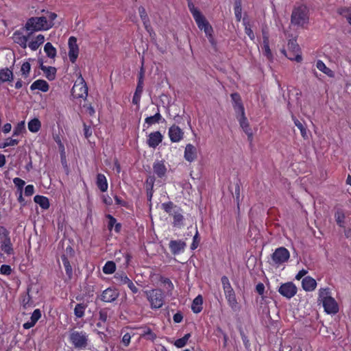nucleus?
<instances>
[{"instance_id":"f257e3e1","label":"nucleus","mask_w":351,"mask_h":351,"mask_svg":"<svg viewBox=\"0 0 351 351\" xmlns=\"http://www.w3.org/2000/svg\"><path fill=\"white\" fill-rule=\"evenodd\" d=\"M308 9L304 5L295 7L292 11L291 23L295 26L304 27L308 23Z\"/></svg>"},{"instance_id":"f03ea898","label":"nucleus","mask_w":351,"mask_h":351,"mask_svg":"<svg viewBox=\"0 0 351 351\" xmlns=\"http://www.w3.org/2000/svg\"><path fill=\"white\" fill-rule=\"evenodd\" d=\"M25 27L27 30L31 31L28 35L29 36L33 32L47 30L51 28V24L47 23V16L31 17L27 20Z\"/></svg>"},{"instance_id":"7ed1b4c3","label":"nucleus","mask_w":351,"mask_h":351,"mask_svg":"<svg viewBox=\"0 0 351 351\" xmlns=\"http://www.w3.org/2000/svg\"><path fill=\"white\" fill-rule=\"evenodd\" d=\"M221 280L228 304L232 310L236 311L237 309L238 302L236 299L234 291L233 290L230 283L229 279L227 276H223L221 278Z\"/></svg>"},{"instance_id":"20e7f679","label":"nucleus","mask_w":351,"mask_h":351,"mask_svg":"<svg viewBox=\"0 0 351 351\" xmlns=\"http://www.w3.org/2000/svg\"><path fill=\"white\" fill-rule=\"evenodd\" d=\"M145 293L152 308L162 307L164 303V293L161 289H155Z\"/></svg>"},{"instance_id":"39448f33","label":"nucleus","mask_w":351,"mask_h":351,"mask_svg":"<svg viewBox=\"0 0 351 351\" xmlns=\"http://www.w3.org/2000/svg\"><path fill=\"white\" fill-rule=\"evenodd\" d=\"M69 339L75 348L84 349L88 345L87 336L83 332H71L69 335Z\"/></svg>"},{"instance_id":"423d86ee","label":"nucleus","mask_w":351,"mask_h":351,"mask_svg":"<svg viewBox=\"0 0 351 351\" xmlns=\"http://www.w3.org/2000/svg\"><path fill=\"white\" fill-rule=\"evenodd\" d=\"M290 257L289 250L285 247H280L271 254V260L274 265H281L287 262Z\"/></svg>"},{"instance_id":"0eeeda50","label":"nucleus","mask_w":351,"mask_h":351,"mask_svg":"<svg viewBox=\"0 0 351 351\" xmlns=\"http://www.w3.org/2000/svg\"><path fill=\"white\" fill-rule=\"evenodd\" d=\"M278 291L283 297L291 299L295 295L298 289L292 282H287L282 284Z\"/></svg>"},{"instance_id":"6e6552de","label":"nucleus","mask_w":351,"mask_h":351,"mask_svg":"<svg viewBox=\"0 0 351 351\" xmlns=\"http://www.w3.org/2000/svg\"><path fill=\"white\" fill-rule=\"evenodd\" d=\"M114 278L119 285H127L133 293H136L138 291L133 282L123 272L117 273Z\"/></svg>"},{"instance_id":"1a4fd4ad","label":"nucleus","mask_w":351,"mask_h":351,"mask_svg":"<svg viewBox=\"0 0 351 351\" xmlns=\"http://www.w3.org/2000/svg\"><path fill=\"white\" fill-rule=\"evenodd\" d=\"M68 45L69 60L72 63H75L79 54V47L77 44V38L74 36H71L69 38Z\"/></svg>"},{"instance_id":"9d476101","label":"nucleus","mask_w":351,"mask_h":351,"mask_svg":"<svg viewBox=\"0 0 351 351\" xmlns=\"http://www.w3.org/2000/svg\"><path fill=\"white\" fill-rule=\"evenodd\" d=\"M72 95L76 98H82L88 95V87L82 77L79 84H74L72 88Z\"/></svg>"},{"instance_id":"9b49d317","label":"nucleus","mask_w":351,"mask_h":351,"mask_svg":"<svg viewBox=\"0 0 351 351\" xmlns=\"http://www.w3.org/2000/svg\"><path fill=\"white\" fill-rule=\"evenodd\" d=\"M119 296V292L117 289L109 287L102 292L100 295V299L104 302H112L115 301Z\"/></svg>"},{"instance_id":"f8f14e48","label":"nucleus","mask_w":351,"mask_h":351,"mask_svg":"<svg viewBox=\"0 0 351 351\" xmlns=\"http://www.w3.org/2000/svg\"><path fill=\"white\" fill-rule=\"evenodd\" d=\"M186 246V243L182 240H171L169 244L171 252L173 255L179 254L184 252Z\"/></svg>"},{"instance_id":"ddd939ff","label":"nucleus","mask_w":351,"mask_h":351,"mask_svg":"<svg viewBox=\"0 0 351 351\" xmlns=\"http://www.w3.org/2000/svg\"><path fill=\"white\" fill-rule=\"evenodd\" d=\"M230 96L233 103V108L237 115L243 114L245 109L240 95L237 93H233Z\"/></svg>"},{"instance_id":"4468645a","label":"nucleus","mask_w":351,"mask_h":351,"mask_svg":"<svg viewBox=\"0 0 351 351\" xmlns=\"http://www.w3.org/2000/svg\"><path fill=\"white\" fill-rule=\"evenodd\" d=\"M325 311L328 314H335L339 311L337 302L333 298H328L322 302Z\"/></svg>"},{"instance_id":"2eb2a0df","label":"nucleus","mask_w":351,"mask_h":351,"mask_svg":"<svg viewBox=\"0 0 351 351\" xmlns=\"http://www.w3.org/2000/svg\"><path fill=\"white\" fill-rule=\"evenodd\" d=\"M237 118L239 121L240 126L242 128L244 132L247 135L248 138H252V132L251 128H250L248 121L245 115V112H243V114H237Z\"/></svg>"},{"instance_id":"dca6fc26","label":"nucleus","mask_w":351,"mask_h":351,"mask_svg":"<svg viewBox=\"0 0 351 351\" xmlns=\"http://www.w3.org/2000/svg\"><path fill=\"white\" fill-rule=\"evenodd\" d=\"M184 132L182 130L176 125H173L169 129V136L172 142H179L182 139Z\"/></svg>"},{"instance_id":"f3484780","label":"nucleus","mask_w":351,"mask_h":351,"mask_svg":"<svg viewBox=\"0 0 351 351\" xmlns=\"http://www.w3.org/2000/svg\"><path fill=\"white\" fill-rule=\"evenodd\" d=\"M162 138L159 131L152 132L148 136L147 143L150 147L155 148L162 142Z\"/></svg>"},{"instance_id":"a211bd4d","label":"nucleus","mask_w":351,"mask_h":351,"mask_svg":"<svg viewBox=\"0 0 351 351\" xmlns=\"http://www.w3.org/2000/svg\"><path fill=\"white\" fill-rule=\"evenodd\" d=\"M1 248L5 254L10 255L14 254V250L11 243L10 237L8 235L1 237Z\"/></svg>"},{"instance_id":"6ab92c4d","label":"nucleus","mask_w":351,"mask_h":351,"mask_svg":"<svg viewBox=\"0 0 351 351\" xmlns=\"http://www.w3.org/2000/svg\"><path fill=\"white\" fill-rule=\"evenodd\" d=\"M241 181L237 179V182L233 184H230L229 186V190L232 194L233 197L235 198L237 207L239 209V202H240V192H241Z\"/></svg>"},{"instance_id":"aec40b11","label":"nucleus","mask_w":351,"mask_h":351,"mask_svg":"<svg viewBox=\"0 0 351 351\" xmlns=\"http://www.w3.org/2000/svg\"><path fill=\"white\" fill-rule=\"evenodd\" d=\"M302 286L306 291H312L316 288L317 282L312 277L306 276L302 279Z\"/></svg>"},{"instance_id":"412c9836","label":"nucleus","mask_w":351,"mask_h":351,"mask_svg":"<svg viewBox=\"0 0 351 351\" xmlns=\"http://www.w3.org/2000/svg\"><path fill=\"white\" fill-rule=\"evenodd\" d=\"M197 158V149L191 144H187L184 151V158L192 162Z\"/></svg>"},{"instance_id":"4be33fe9","label":"nucleus","mask_w":351,"mask_h":351,"mask_svg":"<svg viewBox=\"0 0 351 351\" xmlns=\"http://www.w3.org/2000/svg\"><path fill=\"white\" fill-rule=\"evenodd\" d=\"M153 169L154 173L156 174L158 178L164 177L167 172V168L162 160L155 162L153 165Z\"/></svg>"},{"instance_id":"5701e85b","label":"nucleus","mask_w":351,"mask_h":351,"mask_svg":"<svg viewBox=\"0 0 351 351\" xmlns=\"http://www.w3.org/2000/svg\"><path fill=\"white\" fill-rule=\"evenodd\" d=\"M30 89L32 90H40L44 93H46L49 89V85L44 80H37L32 84Z\"/></svg>"},{"instance_id":"b1692460","label":"nucleus","mask_w":351,"mask_h":351,"mask_svg":"<svg viewBox=\"0 0 351 351\" xmlns=\"http://www.w3.org/2000/svg\"><path fill=\"white\" fill-rule=\"evenodd\" d=\"M14 75L12 70L5 68L0 69V84L5 82H12Z\"/></svg>"},{"instance_id":"393cba45","label":"nucleus","mask_w":351,"mask_h":351,"mask_svg":"<svg viewBox=\"0 0 351 351\" xmlns=\"http://www.w3.org/2000/svg\"><path fill=\"white\" fill-rule=\"evenodd\" d=\"M13 38L14 42L20 45L22 48L25 49L27 47L28 36H23L21 32L16 31L14 32Z\"/></svg>"},{"instance_id":"a878e982","label":"nucleus","mask_w":351,"mask_h":351,"mask_svg":"<svg viewBox=\"0 0 351 351\" xmlns=\"http://www.w3.org/2000/svg\"><path fill=\"white\" fill-rule=\"evenodd\" d=\"M96 184L101 192H105L108 189V182L106 176L104 174L98 173L97 176Z\"/></svg>"},{"instance_id":"bb28decb","label":"nucleus","mask_w":351,"mask_h":351,"mask_svg":"<svg viewBox=\"0 0 351 351\" xmlns=\"http://www.w3.org/2000/svg\"><path fill=\"white\" fill-rule=\"evenodd\" d=\"M203 298L198 295L193 301L191 309L195 313H199L202 310Z\"/></svg>"},{"instance_id":"cd10ccee","label":"nucleus","mask_w":351,"mask_h":351,"mask_svg":"<svg viewBox=\"0 0 351 351\" xmlns=\"http://www.w3.org/2000/svg\"><path fill=\"white\" fill-rule=\"evenodd\" d=\"M34 202L38 204L43 209H48L50 204L47 197L37 195L34 197Z\"/></svg>"},{"instance_id":"c85d7f7f","label":"nucleus","mask_w":351,"mask_h":351,"mask_svg":"<svg viewBox=\"0 0 351 351\" xmlns=\"http://www.w3.org/2000/svg\"><path fill=\"white\" fill-rule=\"evenodd\" d=\"M43 71L45 74V77L49 81L55 80L56 76L57 69L53 66H46Z\"/></svg>"},{"instance_id":"c756f323","label":"nucleus","mask_w":351,"mask_h":351,"mask_svg":"<svg viewBox=\"0 0 351 351\" xmlns=\"http://www.w3.org/2000/svg\"><path fill=\"white\" fill-rule=\"evenodd\" d=\"M41 128V123L38 119L34 118L29 121L28 129L32 132H37Z\"/></svg>"},{"instance_id":"7c9ffc66","label":"nucleus","mask_w":351,"mask_h":351,"mask_svg":"<svg viewBox=\"0 0 351 351\" xmlns=\"http://www.w3.org/2000/svg\"><path fill=\"white\" fill-rule=\"evenodd\" d=\"M316 66L319 71H322L323 73L326 74L328 76H329V77L334 76V72L331 69L328 68L322 60H318L317 62Z\"/></svg>"},{"instance_id":"2f4dec72","label":"nucleus","mask_w":351,"mask_h":351,"mask_svg":"<svg viewBox=\"0 0 351 351\" xmlns=\"http://www.w3.org/2000/svg\"><path fill=\"white\" fill-rule=\"evenodd\" d=\"M44 51L49 58H54L56 56V49L51 43L45 44Z\"/></svg>"},{"instance_id":"473e14b6","label":"nucleus","mask_w":351,"mask_h":351,"mask_svg":"<svg viewBox=\"0 0 351 351\" xmlns=\"http://www.w3.org/2000/svg\"><path fill=\"white\" fill-rule=\"evenodd\" d=\"M292 118H293L295 125L300 130L301 135L302 136V137L304 139H307L308 134H307L306 128L298 119H297L293 115H292Z\"/></svg>"},{"instance_id":"72a5a7b5","label":"nucleus","mask_w":351,"mask_h":351,"mask_svg":"<svg viewBox=\"0 0 351 351\" xmlns=\"http://www.w3.org/2000/svg\"><path fill=\"white\" fill-rule=\"evenodd\" d=\"M116 270V264L114 262L109 261L106 263L103 267V272L106 274H112Z\"/></svg>"},{"instance_id":"f704fd0d","label":"nucleus","mask_w":351,"mask_h":351,"mask_svg":"<svg viewBox=\"0 0 351 351\" xmlns=\"http://www.w3.org/2000/svg\"><path fill=\"white\" fill-rule=\"evenodd\" d=\"M335 221L340 227H344L345 214L341 209H338L335 214Z\"/></svg>"},{"instance_id":"c9c22d12","label":"nucleus","mask_w":351,"mask_h":351,"mask_svg":"<svg viewBox=\"0 0 351 351\" xmlns=\"http://www.w3.org/2000/svg\"><path fill=\"white\" fill-rule=\"evenodd\" d=\"M138 12L145 28L147 29L148 25L149 23V19L148 17V15L146 12L145 8L143 6H140L138 8Z\"/></svg>"},{"instance_id":"e433bc0d","label":"nucleus","mask_w":351,"mask_h":351,"mask_svg":"<svg viewBox=\"0 0 351 351\" xmlns=\"http://www.w3.org/2000/svg\"><path fill=\"white\" fill-rule=\"evenodd\" d=\"M234 13L237 21L241 19L242 0H234Z\"/></svg>"},{"instance_id":"4c0bfd02","label":"nucleus","mask_w":351,"mask_h":351,"mask_svg":"<svg viewBox=\"0 0 351 351\" xmlns=\"http://www.w3.org/2000/svg\"><path fill=\"white\" fill-rule=\"evenodd\" d=\"M194 19L197 25V27L201 30L205 28L206 25L207 23H209V22L206 20L205 16L202 13L199 14L197 17H194Z\"/></svg>"},{"instance_id":"58836bf2","label":"nucleus","mask_w":351,"mask_h":351,"mask_svg":"<svg viewBox=\"0 0 351 351\" xmlns=\"http://www.w3.org/2000/svg\"><path fill=\"white\" fill-rule=\"evenodd\" d=\"M172 215L173 217V226L180 227L183 225L184 217L180 212L174 211Z\"/></svg>"},{"instance_id":"ea45409f","label":"nucleus","mask_w":351,"mask_h":351,"mask_svg":"<svg viewBox=\"0 0 351 351\" xmlns=\"http://www.w3.org/2000/svg\"><path fill=\"white\" fill-rule=\"evenodd\" d=\"M328 298H331L329 288H322L319 291L318 300L323 302L328 300Z\"/></svg>"},{"instance_id":"a19ab883","label":"nucleus","mask_w":351,"mask_h":351,"mask_svg":"<svg viewBox=\"0 0 351 351\" xmlns=\"http://www.w3.org/2000/svg\"><path fill=\"white\" fill-rule=\"evenodd\" d=\"M86 308V305H85L84 304H77L74 308L75 315L78 318L82 317L84 315V311Z\"/></svg>"},{"instance_id":"79ce46f5","label":"nucleus","mask_w":351,"mask_h":351,"mask_svg":"<svg viewBox=\"0 0 351 351\" xmlns=\"http://www.w3.org/2000/svg\"><path fill=\"white\" fill-rule=\"evenodd\" d=\"M269 41L267 39L266 36L265 37V40L263 41V49H264L263 54L269 59L271 60L273 58L271 51L269 45Z\"/></svg>"},{"instance_id":"37998d69","label":"nucleus","mask_w":351,"mask_h":351,"mask_svg":"<svg viewBox=\"0 0 351 351\" xmlns=\"http://www.w3.org/2000/svg\"><path fill=\"white\" fill-rule=\"evenodd\" d=\"M289 51L300 53V48L295 39H290L288 43Z\"/></svg>"},{"instance_id":"c03bdc74","label":"nucleus","mask_w":351,"mask_h":351,"mask_svg":"<svg viewBox=\"0 0 351 351\" xmlns=\"http://www.w3.org/2000/svg\"><path fill=\"white\" fill-rule=\"evenodd\" d=\"M162 119V116L159 112L156 113L154 116L147 117L145 119V123L148 125H152L158 123Z\"/></svg>"},{"instance_id":"a18cd8bd","label":"nucleus","mask_w":351,"mask_h":351,"mask_svg":"<svg viewBox=\"0 0 351 351\" xmlns=\"http://www.w3.org/2000/svg\"><path fill=\"white\" fill-rule=\"evenodd\" d=\"M30 289H27V294L23 297L22 300V305L24 308H27V306H31L33 305L34 302L32 300V297L30 296L29 292Z\"/></svg>"},{"instance_id":"49530a36","label":"nucleus","mask_w":351,"mask_h":351,"mask_svg":"<svg viewBox=\"0 0 351 351\" xmlns=\"http://www.w3.org/2000/svg\"><path fill=\"white\" fill-rule=\"evenodd\" d=\"M25 130V121H22L19 122L14 128L13 131V136H17L20 135L23 131Z\"/></svg>"},{"instance_id":"de8ad7c7","label":"nucleus","mask_w":351,"mask_h":351,"mask_svg":"<svg viewBox=\"0 0 351 351\" xmlns=\"http://www.w3.org/2000/svg\"><path fill=\"white\" fill-rule=\"evenodd\" d=\"M188 8L191 12L193 18L195 16H198L199 14H201V12L199 10V9L196 7H195L193 3L191 1V0H188Z\"/></svg>"},{"instance_id":"09e8293b","label":"nucleus","mask_w":351,"mask_h":351,"mask_svg":"<svg viewBox=\"0 0 351 351\" xmlns=\"http://www.w3.org/2000/svg\"><path fill=\"white\" fill-rule=\"evenodd\" d=\"M31 69V65L28 62H24L21 68V71L22 73V75L27 77Z\"/></svg>"},{"instance_id":"8fccbe9b","label":"nucleus","mask_w":351,"mask_h":351,"mask_svg":"<svg viewBox=\"0 0 351 351\" xmlns=\"http://www.w3.org/2000/svg\"><path fill=\"white\" fill-rule=\"evenodd\" d=\"M287 57L291 60H295L297 62H300L302 60L300 53L292 51H289V55H287Z\"/></svg>"},{"instance_id":"3c124183","label":"nucleus","mask_w":351,"mask_h":351,"mask_svg":"<svg viewBox=\"0 0 351 351\" xmlns=\"http://www.w3.org/2000/svg\"><path fill=\"white\" fill-rule=\"evenodd\" d=\"M13 182L17 187V192L21 191H23V186L25 184V182L24 180L19 178H15L13 180Z\"/></svg>"},{"instance_id":"603ef678","label":"nucleus","mask_w":351,"mask_h":351,"mask_svg":"<svg viewBox=\"0 0 351 351\" xmlns=\"http://www.w3.org/2000/svg\"><path fill=\"white\" fill-rule=\"evenodd\" d=\"M41 317V311L40 309H36L34 311L32 316L30 317V322H32L34 324H36L38 320Z\"/></svg>"},{"instance_id":"864d4df0","label":"nucleus","mask_w":351,"mask_h":351,"mask_svg":"<svg viewBox=\"0 0 351 351\" xmlns=\"http://www.w3.org/2000/svg\"><path fill=\"white\" fill-rule=\"evenodd\" d=\"M339 13L345 16L351 25V10L348 8H341L339 10Z\"/></svg>"},{"instance_id":"5fc2aeb1","label":"nucleus","mask_w":351,"mask_h":351,"mask_svg":"<svg viewBox=\"0 0 351 351\" xmlns=\"http://www.w3.org/2000/svg\"><path fill=\"white\" fill-rule=\"evenodd\" d=\"M41 12H46V14H47V23H51L52 27L54 25L53 21L57 18V14L54 12H49L48 11H45V10H42Z\"/></svg>"},{"instance_id":"6e6d98bb","label":"nucleus","mask_w":351,"mask_h":351,"mask_svg":"<svg viewBox=\"0 0 351 351\" xmlns=\"http://www.w3.org/2000/svg\"><path fill=\"white\" fill-rule=\"evenodd\" d=\"M199 241H200V238L199 236L198 231L197 230L195 234L194 235L193 239V243L191 245V249L192 250H195L198 247Z\"/></svg>"},{"instance_id":"4d7b16f0","label":"nucleus","mask_w":351,"mask_h":351,"mask_svg":"<svg viewBox=\"0 0 351 351\" xmlns=\"http://www.w3.org/2000/svg\"><path fill=\"white\" fill-rule=\"evenodd\" d=\"M173 207H176V206L173 204V203L172 202L163 203L162 204V208H163V210L166 213H169V215H172L171 210L173 209Z\"/></svg>"},{"instance_id":"13d9d810","label":"nucleus","mask_w":351,"mask_h":351,"mask_svg":"<svg viewBox=\"0 0 351 351\" xmlns=\"http://www.w3.org/2000/svg\"><path fill=\"white\" fill-rule=\"evenodd\" d=\"M106 217L108 219V228L111 230L117 223V219L111 215H107Z\"/></svg>"},{"instance_id":"bf43d9fd","label":"nucleus","mask_w":351,"mask_h":351,"mask_svg":"<svg viewBox=\"0 0 351 351\" xmlns=\"http://www.w3.org/2000/svg\"><path fill=\"white\" fill-rule=\"evenodd\" d=\"M99 319L100 321L103 322H106L108 319V309L107 308H103L101 309L99 312Z\"/></svg>"},{"instance_id":"052dcab7","label":"nucleus","mask_w":351,"mask_h":351,"mask_svg":"<svg viewBox=\"0 0 351 351\" xmlns=\"http://www.w3.org/2000/svg\"><path fill=\"white\" fill-rule=\"evenodd\" d=\"M1 274L4 275H10L12 273V268L8 265H2L0 267Z\"/></svg>"},{"instance_id":"680f3d73","label":"nucleus","mask_w":351,"mask_h":351,"mask_svg":"<svg viewBox=\"0 0 351 351\" xmlns=\"http://www.w3.org/2000/svg\"><path fill=\"white\" fill-rule=\"evenodd\" d=\"M154 181H155V178L154 176H149L146 182H145V184H146V189L148 190H151L152 191L153 190V187H154Z\"/></svg>"},{"instance_id":"e2e57ef3","label":"nucleus","mask_w":351,"mask_h":351,"mask_svg":"<svg viewBox=\"0 0 351 351\" xmlns=\"http://www.w3.org/2000/svg\"><path fill=\"white\" fill-rule=\"evenodd\" d=\"M19 141L17 139H13L12 138H8L5 140V142L3 143V145L5 148L8 146H14L19 144Z\"/></svg>"},{"instance_id":"0e129e2a","label":"nucleus","mask_w":351,"mask_h":351,"mask_svg":"<svg viewBox=\"0 0 351 351\" xmlns=\"http://www.w3.org/2000/svg\"><path fill=\"white\" fill-rule=\"evenodd\" d=\"M160 281L163 284L167 285L169 290L171 291L173 289V285L169 278L160 276Z\"/></svg>"},{"instance_id":"69168bd1","label":"nucleus","mask_w":351,"mask_h":351,"mask_svg":"<svg viewBox=\"0 0 351 351\" xmlns=\"http://www.w3.org/2000/svg\"><path fill=\"white\" fill-rule=\"evenodd\" d=\"M64 267L65 268L66 274L68 276L69 279L71 280L73 276V269L70 263L64 264Z\"/></svg>"},{"instance_id":"338daca9","label":"nucleus","mask_w":351,"mask_h":351,"mask_svg":"<svg viewBox=\"0 0 351 351\" xmlns=\"http://www.w3.org/2000/svg\"><path fill=\"white\" fill-rule=\"evenodd\" d=\"M83 126L84 136L86 138H88L92 135V129L90 126L87 125L85 123H84Z\"/></svg>"},{"instance_id":"774afa93","label":"nucleus","mask_w":351,"mask_h":351,"mask_svg":"<svg viewBox=\"0 0 351 351\" xmlns=\"http://www.w3.org/2000/svg\"><path fill=\"white\" fill-rule=\"evenodd\" d=\"M143 335H147L148 339L152 341H154L156 338V335L154 332H153L149 328H147L146 330L144 331Z\"/></svg>"}]
</instances>
